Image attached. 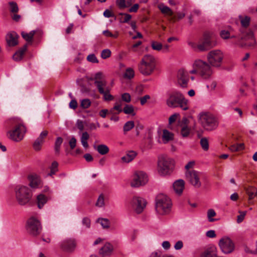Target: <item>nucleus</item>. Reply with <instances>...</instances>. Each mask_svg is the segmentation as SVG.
<instances>
[{"label": "nucleus", "mask_w": 257, "mask_h": 257, "mask_svg": "<svg viewBox=\"0 0 257 257\" xmlns=\"http://www.w3.org/2000/svg\"><path fill=\"white\" fill-rule=\"evenodd\" d=\"M121 18L120 21L122 23H127L132 18V16L127 14H120Z\"/></svg>", "instance_id": "3c124183"}, {"label": "nucleus", "mask_w": 257, "mask_h": 257, "mask_svg": "<svg viewBox=\"0 0 257 257\" xmlns=\"http://www.w3.org/2000/svg\"><path fill=\"white\" fill-rule=\"evenodd\" d=\"M172 203L170 199L166 195L160 194L156 198V210L161 215L168 213L171 210Z\"/></svg>", "instance_id": "0eeeda50"}, {"label": "nucleus", "mask_w": 257, "mask_h": 257, "mask_svg": "<svg viewBox=\"0 0 257 257\" xmlns=\"http://www.w3.org/2000/svg\"><path fill=\"white\" fill-rule=\"evenodd\" d=\"M103 16L106 18H110L114 16L112 13L109 10L106 9L103 13Z\"/></svg>", "instance_id": "774afa93"}, {"label": "nucleus", "mask_w": 257, "mask_h": 257, "mask_svg": "<svg viewBox=\"0 0 257 257\" xmlns=\"http://www.w3.org/2000/svg\"><path fill=\"white\" fill-rule=\"evenodd\" d=\"M27 45H25L22 48L16 52L13 55V59L17 61H20L26 52Z\"/></svg>", "instance_id": "c85d7f7f"}, {"label": "nucleus", "mask_w": 257, "mask_h": 257, "mask_svg": "<svg viewBox=\"0 0 257 257\" xmlns=\"http://www.w3.org/2000/svg\"><path fill=\"white\" fill-rule=\"evenodd\" d=\"M220 36L222 39H227L230 37V34L228 31L222 30L220 32Z\"/></svg>", "instance_id": "bf43d9fd"}, {"label": "nucleus", "mask_w": 257, "mask_h": 257, "mask_svg": "<svg viewBox=\"0 0 257 257\" xmlns=\"http://www.w3.org/2000/svg\"><path fill=\"white\" fill-rule=\"evenodd\" d=\"M174 165V161L167 157H161L158 162V170L159 174L162 176L169 174L172 171Z\"/></svg>", "instance_id": "1a4fd4ad"}, {"label": "nucleus", "mask_w": 257, "mask_h": 257, "mask_svg": "<svg viewBox=\"0 0 257 257\" xmlns=\"http://www.w3.org/2000/svg\"><path fill=\"white\" fill-rule=\"evenodd\" d=\"M135 72L131 68H128L126 69L125 72L124 74V77L128 79H131L134 77Z\"/></svg>", "instance_id": "a18cd8bd"}, {"label": "nucleus", "mask_w": 257, "mask_h": 257, "mask_svg": "<svg viewBox=\"0 0 257 257\" xmlns=\"http://www.w3.org/2000/svg\"><path fill=\"white\" fill-rule=\"evenodd\" d=\"M217 45L214 35L210 32L204 34L203 38L198 44H193L192 46L196 51L203 52L207 51Z\"/></svg>", "instance_id": "f03ea898"}, {"label": "nucleus", "mask_w": 257, "mask_h": 257, "mask_svg": "<svg viewBox=\"0 0 257 257\" xmlns=\"http://www.w3.org/2000/svg\"><path fill=\"white\" fill-rule=\"evenodd\" d=\"M216 215V213L213 209H209L207 211V217L209 222H213L215 220L212 217Z\"/></svg>", "instance_id": "09e8293b"}, {"label": "nucleus", "mask_w": 257, "mask_h": 257, "mask_svg": "<svg viewBox=\"0 0 257 257\" xmlns=\"http://www.w3.org/2000/svg\"><path fill=\"white\" fill-rule=\"evenodd\" d=\"M63 139L61 137L57 138L54 146V150L56 154L59 155L60 152V147L63 143Z\"/></svg>", "instance_id": "4c0bfd02"}, {"label": "nucleus", "mask_w": 257, "mask_h": 257, "mask_svg": "<svg viewBox=\"0 0 257 257\" xmlns=\"http://www.w3.org/2000/svg\"><path fill=\"white\" fill-rule=\"evenodd\" d=\"M167 105L170 107L175 108L179 107L184 110L189 108L188 100L180 92L174 91L170 93L166 100Z\"/></svg>", "instance_id": "7ed1b4c3"}, {"label": "nucleus", "mask_w": 257, "mask_h": 257, "mask_svg": "<svg viewBox=\"0 0 257 257\" xmlns=\"http://www.w3.org/2000/svg\"><path fill=\"white\" fill-rule=\"evenodd\" d=\"M95 205L99 207H101L104 205V198L102 194H100L98 197Z\"/></svg>", "instance_id": "de8ad7c7"}, {"label": "nucleus", "mask_w": 257, "mask_h": 257, "mask_svg": "<svg viewBox=\"0 0 257 257\" xmlns=\"http://www.w3.org/2000/svg\"><path fill=\"white\" fill-rule=\"evenodd\" d=\"M76 245V244L75 240L71 238L65 239L60 243L61 249L63 251L68 252L73 251Z\"/></svg>", "instance_id": "dca6fc26"}, {"label": "nucleus", "mask_w": 257, "mask_h": 257, "mask_svg": "<svg viewBox=\"0 0 257 257\" xmlns=\"http://www.w3.org/2000/svg\"><path fill=\"white\" fill-rule=\"evenodd\" d=\"M246 193L248 195L249 200H252L257 196V189L253 187H249L246 189Z\"/></svg>", "instance_id": "f704fd0d"}, {"label": "nucleus", "mask_w": 257, "mask_h": 257, "mask_svg": "<svg viewBox=\"0 0 257 257\" xmlns=\"http://www.w3.org/2000/svg\"><path fill=\"white\" fill-rule=\"evenodd\" d=\"M94 83L100 94L104 93V91H106L107 89H110V88L107 86V82L105 80L101 81H94Z\"/></svg>", "instance_id": "a878e982"}, {"label": "nucleus", "mask_w": 257, "mask_h": 257, "mask_svg": "<svg viewBox=\"0 0 257 257\" xmlns=\"http://www.w3.org/2000/svg\"><path fill=\"white\" fill-rule=\"evenodd\" d=\"M200 145L204 151H207L209 149V143L207 138H203L200 140Z\"/></svg>", "instance_id": "c03bdc74"}, {"label": "nucleus", "mask_w": 257, "mask_h": 257, "mask_svg": "<svg viewBox=\"0 0 257 257\" xmlns=\"http://www.w3.org/2000/svg\"><path fill=\"white\" fill-rule=\"evenodd\" d=\"M202 174L195 170L186 171V177L189 182L194 187L199 188L201 183L200 181Z\"/></svg>", "instance_id": "ddd939ff"}, {"label": "nucleus", "mask_w": 257, "mask_h": 257, "mask_svg": "<svg viewBox=\"0 0 257 257\" xmlns=\"http://www.w3.org/2000/svg\"><path fill=\"white\" fill-rule=\"evenodd\" d=\"M174 191L178 195L182 194L185 187V182L182 179H179L174 182L173 184Z\"/></svg>", "instance_id": "4be33fe9"}, {"label": "nucleus", "mask_w": 257, "mask_h": 257, "mask_svg": "<svg viewBox=\"0 0 257 257\" xmlns=\"http://www.w3.org/2000/svg\"><path fill=\"white\" fill-rule=\"evenodd\" d=\"M8 123L10 125H15L14 130L8 132V138L15 142L21 141L26 132V128L22 120L19 118L13 117L8 121Z\"/></svg>", "instance_id": "f257e3e1"}, {"label": "nucleus", "mask_w": 257, "mask_h": 257, "mask_svg": "<svg viewBox=\"0 0 257 257\" xmlns=\"http://www.w3.org/2000/svg\"><path fill=\"white\" fill-rule=\"evenodd\" d=\"M137 153L134 151H130L126 155L121 158V160L125 163H129L133 161L137 156Z\"/></svg>", "instance_id": "cd10ccee"}, {"label": "nucleus", "mask_w": 257, "mask_h": 257, "mask_svg": "<svg viewBox=\"0 0 257 257\" xmlns=\"http://www.w3.org/2000/svg\"><path fill=\"white\" fill-rule=\"evenodd\" d=\"M121 99L123 101L128 103L131 100V96L129 93H124L122 94Z\"/></svg>", "instance_id": "6e6d98bb"}, {"label": "nucleus", "mask_w": 257, "mask_h": 257, "mask_svg": "<svg viewBox=\"0 0 257 257\" xmlns=\"http://www.w3.org/2000/svg\"><path fill=\"white\" fill-rule=\"evenodd\" d=\"M113 248L112 244L109 243H106L100 249L99 254L102 256H109L110 255L112 251Z\"/></svg>", "instance_id": "b1692460"}, {"label": "nucleus", "mask_w": 257, "mask_h": 257, "mask_svg": "<svg viewBox=\"0 0 257 257\" xmlns=\"http://www.w3.org/2000/svg\"><path fill=\"white\" fill-rule=\"evenodd\" d=\"M208 63L213 67H219L221 65L223 58L222 52L219 50H213L207 54Z\"/></svg>", "instance_id": "f8f14e48"}, {"label": "nucleus", "mask_w": 257, "mask_h": 257, "mask_svg": "<svg viewBox=\"0 0 257 257\" xmlns=\"http://www.w3.org/2000/svg\"><path fill=\"white\" fill-rule=\"evenodd\" d=\"M131 206L135 212L140 214L143 212L147 204L146 201L143 198L134 197L131 201Z\"/></svg>", "instance_id": "2eb2a0df"}, {"label": "nucleus", "mask_w": 257, "mask_h": 257, "mask_svg": "<svg viewBox=\"0 0 257 257\" xmlns=\"http://www.w3.org/2000/svg\"><path fill=\"white\" fill-rule=\"evenodd\" d=\"M219 245L223 252L230 253L234 249V244L228 237H224L220 239Z\"/></svg>", "instance_id": "4468645a"}, {"label": "nucleus", "mask_w": 257, "mask_h": 257, "mask_svg": "<svg viewBox=\"0 0 257 257\" xmlns=\"http://www.w3.org/2000/svg\"><path fill=\"white\" fill-rule=\"evenodd\" d=\"M147 174L142 171H136L132 176L131 185L133 187L144 186L148 182Z\"/></svg>", "instance_id": "9d476101"}, {"label": "nucleus", "mask_w": 257, "mask_h": 257, "mask_svg": "<svg viewBox=\"0 0 257 257\" xmlns=\"http://www.w3.org/2000/svg\"><path fill=\"white\" fill-rule=\"evenodd\" d=\"M91 104V102L89 99H84L81 100V106L83 108H88Z\"/></svg>", "instance_id": "864d4df0"}, {"label": "nucleus", "mask_w": 257, "mask_h": 257, "mask_svg": "<svg viewBox=\"0 0 257 257\" xmlns=\"http://www.w3.org/2000/svg\"><path fill=\"white\" fill-rule=\"evenodd\" d=\"M35 34V31H32L29 33L25 32H22L21 35L22 37L28 42H31L34 34Z\"/></svg>", "instance_id": "c9c22d12"}, {"label": "nucleus", "mask_w": 257, "mask_h": 257, "mask_svg": "<svg viewBox=\"0 0 257 257\" xmlns=\"http://www.w3.org/2000/svg\"><path fill=\"white\" fill-rule=\"evenodd\" d=\"M116 4L120 9L126 8L125 0H116Z\"/></svg>", "instance_id": "e2e57ef3"}, {"label": "nucleus", "mask_w": 257, "mask_h": 257, "mask_svg": "<svg viewBox=\"0 0 257 257\" xmlns=\"http://www.w3.org/2000/svg\"><path fill=\"white\" fill-rule=\"evenodd\" d=\"M48 201L47 197L42 194H40L38 195L37 197V203L38 207L39 209H41L45 204Z\"/></svg>", "instance_id": "c756f323"}, {"label": "nucleus", "mask_w": 257, "mask_h": 257, "mask_svg": "<svg viewBox=\"0 0 257 257\" xmlns=\"http://www.w3.org/2000/svg\"><path fill=\"white\" fill-rule=\"evenodd\" d=\"M94 83L100 94L104 93V91H106L107 89H110V88L107 86V82L105 80L101 81H94Z\"/></svg>", "instance_id": "bb28decb"}, {"label": "nucleus", "mask_w": 257, "mask_h": 257, "mask_svg": "<svg viewBox=\"0 0 257 257\" xmlns=\"http://www.w3.org/2000/svg\"><path fill=\"white\" fill-rule=\"evenodd\" d=\"M189 121L187 118L184 117L182 118L180 126L181 127L180 134L183 138L188 137L191 132V128L189 126Z\"/></svg>", "instance_id": "a211bd4d"}, {"label": "nucleus", "mask_w": 257, "mask_h": 257, "mask_svg": "<svg viewBox=\"0 0 257 257\" xmlns=\"http://www.w3.org/2000/svg\"><path fill=\"white\" fill-rule=\"evenodd\" d=\"M69 144L71 149L73 150L75 148L76 145V139L75 137H73L70 139L69 142Z\"/></svg>", "instance_id": "680f3d73"}, {"label": "nucleus", "mask_w": 257, "mask_h": 257, "mask_svg": "<svg viewBox=\"0 0 257 257\" xmlns=\"http://www.w3.org/2000/svg\"><path fill=\"white\" fill-rule=\"evenodd\" d=\"M151 47L154 50L159 51L163 49L162 44L155 41H152L151 42Z\"/></svg>", "instance_id": "a19ab883"}, {"label": "nucleus", "mask_w": 257, "mask_h": 257, "mask_svg": "<svg viewBox=\"0 0 257 257\" xmlns=\"http://www.w3.org/2000/svg\"><path fill=\"white\" fill-rule=\"evenodd\" d=\"M110 55L111 51L109 49H104L103 50H102L101 54V57L104 59L109 58L110 56Z\"/></svg>", "instance_id": "603ef678"}, {"label": "nucleus", "mask_w": 257, "mask_h": 257, "mask_svg": "<svg viewBox=\"0 0 257 257\" xmlns=\"http://www.w3.org/2000/svg\"><path fill=\"white\" fill-rule=\"evenodd\" d=\"M95 149L101 155L107 154L109 151L108 147L103 144L98 145L96 147H95Z\"/></svg>", "instance_id": "2f4dec72"}, {"label": "nucleus", "mask_w": 257, "mask_h": 257, "mask_svg": "<svg viewBox=\"0 0 257 257\" xmlns=\"http://www.w3.org/2000/svg\"><path fill=\"white\" fill-rule=\"evenodd\" d=\"M82 223L86 227L89 228L90 226V220L87 217H85L82 220Z\"/></svg>", "instance_id": "69168bd1"}, {"label": "nucleus", "mask_w": 257, "mask_h": 257, "mask_svg": "<svg viewBox=\"0 0 257 257\" xmlns=\"http://www.w3.org/2000/svg\"><path fill=\"white\" fill-rule=\"evenodd\" d=\"M135 126V123L133 121H127L123 125V130L124 133L131 130Z\"/></svg>", "instance_id": "79ce46f5"}, {"label": "nucleus", "mask_w": 257, "mask_h": 257, "mask_svg": "<svg viewBox=\"0 0 257 257\" xmlns=\"http://www.w3.org/2000/svg\"><path fill=\"white\" fill-rule=\"evenodd\" d=\"M48 134V131H44L39 135V137L33 143V146L34 149L36 151H40L43 144L45 142V139L47 136Z\"/></svg>", "instance_id": "6ab92c4d"}, {"label": "nucleus", "mask_w": 257, "mask_h": 257, "mask_svg": "<svg viewBox=\"0 0 257 257\" xmlns=\"http://www.w3.org/2000/svg\"><path fill=\"white\" fill-rule=\"evenodd\" d=\"M210 65L206 61L197 59L194 61L193 67L197 69L198 74L203 79H208L211 78L213 74V69Z\"/></svg>", "instance_id": "6e6552de"}, {"label": "nucleus", "mask_w": 257, "mask_h": 257, "mask_svg": "<svg viewBox=\"0 0 257 257\" xmlns=\"http://www.w3.org/2000/svg\"><path fill=\"white\" fill-rule=\"evenodd\" d=\"M156 63V60L154 56L146 55L143 57L139 65V71L144 75H150L154 71Z\"/></svg>", "instance_id": "423d86ee"}, {"label": "nucleus", "mask_w": 257, "mask_h": 257, "mask_svg": "<svg viewBox=\"0 0 257 257\" xmlns=\"http://www.w3.org/2000/svg\"><path fill=\"white\" fill-rule=\"evenodd\" d=\"M178 83L181 87H185L187 86L189 81V74L183 69H180L177 73Z\"/></svg>", "instance_id": "aec40b11"}, {"label": "nucleus", "mask_w": 257, "mask_h": 257, "mask_svg": "<svg viewBox=\"0 0 257 257\" xmlns=\"http://www.w3.org/2000/svg\"><path fill=\"white\" fill-rule=\"evenodd\" d=\"M150 96L149 95H146L143 97L140 98V102L142 105H144L147 101L148 100L150 99Z\"/></svg>", "instance_id": "0e129e2a"}, {"label": "nucleus", "mask_w": 257, "mask_h": 257, "mask_svg": "<svg viewBox=\"0 0 257 257\" xmlns=\"http://www.w3.org/2000/svg\"><path fill=\"white\" fill-rule=\"evenodd\" d=\"M200 257H217V254L214 248L208 247L200 252Z\"/></svg>", "instance_id": "393cba45"}, {"label": "nucleus", "mask_w": 257, "mask_h": 257, "mask_svg": "<svg viewBox=\"0 0 257 257\" xmlns=\"http://www.w3.org/2000/svg\"><path fill=\"white\" fill-rule=\"evenodd\" d=\"M173 138L174 135L173 133L170 132L167 130H163L162 139L164 143H167L169 141L172 140Z\"/></svg>", "instance_id": "7c9ffc66"}, {"label": "nucleus", "mask_w": 257, "mask_h": 257, "mask_svg": "<svg viewBox=\"0 0 257 257\" xmlns=\"http://www.w3.org/2000/svg\"><path fill=\"white\" fill-rule=\"evenodd\" d=\"M30 181V185L32 188H38L41 185V181L40 177L37 174H32L28 177Z\"/></svg>", "instance_id": "5701e85b"}, {"label": "nucleus", "mask_w": 257, "mask_h": 257, "mask_svg": "<svg viewBox=\"0 0 257 257\" xmlns=\"http://www.w3.org/2000/svg\"><path fill=\"white\" fill-rule=\"evenodd\" d=\"M89 138V135L86 132H83L81 135L80 140L83 147L85 148L88 147L87 141Z\"/></svg>", "instance_id": "72a5a7b5"}, {"label": "nucleus", "mask_w": 257, "mask_h": 257, "mask_svg": "<svg viewBox=\"0 0 257 257\" xmlns=\"http://www.w3.org/2000/svg\"><path fill=\"white\" fill-rule=\"evenodd\" d=\"M9 9L11 13L15 14L19 12V9L16 2L12 1L8 3Z\"/></svg>", "instance_id": "e433bc0d"}, {"label": "nucleus", "mask_w": 257, "mask_h": 257, "mask_svg": "<svg viewBox=\"0 0 257 257\" xmlns=\"http://www.w3.org/2000/svg\"><path fill=\"white\" fill-rule=\"evenodd\" d=\"M93 80L94 81H101L104 80L105 79L103 78L102 73L101 72H98L95 74Z\"/></svg>", "instance_id": "052dcab7"}, {"label": "nucleus", "mask_w": 257, "mask_h": 257, "mask_svg": "<svg viewBox=\"0 0 257 257\" xmlns=\"http://www.w3.org/2000/svg\"><path fill=\"white\" fill-rule=\"evenodd\" d=\"M178 116H179V114L178 113H174L171 115L169 118V124H171L175 122Z\"/></svg>", "instance_id": "13d9d810"}, {"label": "nucleus", "mask_w": 257, "mask_h": 257, "mask_svg": "<svg viewBox=\"0 0 257 257\" xmlns=\"http://www.w3.org/2000/svg\"><path fill=\"white\" fill-rule=\"evenodd\" d=\"M18 38V35L15 32L8 33L6 37L7 43L9 46H15L17 45Z\"/></svg>", "instance_id": "412c9836"}, {"label": "nucleus", "mask_w": 257, "mask_h": 257, "mask_svg": "<svg viewBox=\"0 0 257 257\" xmlns=\"http://www.w3.org/2000/svg\"><path fill=\"white\" fill-rule=\"evenodd\" d=\"M240 32L242 34L241 39L242 40H247L251 39L253 37V33L251 31L249 30L245 33L244 32V30L241 29L240 30Z\"/></svg>", "instance_id": "ea45409f"}, {"label": "nucleus", "mask_w": 257, "mask_h": 257, "mask_svg": "<svg viewBox=\"0 0 257 257\" xmlns=\"http://www.w3.org/2000/svg\"><path fill=\"white\" fill-rule=\"evenodd\" d=\"M15 193L16 200L18 203L21 206L28 204L32 197L31 190L28 187L25 186H17L15 188Z\"/></svg>", "instance_id": "39448f33"}, {"label": "nucleus", "mask_w": 257, "mask_h": 257, "mask_svg": "<svg viewBox=\"0 0 257 257\" xmlns=\"http://www.w3.org/2000/svg\"><path fill=\"white\" fill-rule=\"evenodd\" d=\"M26 228L28 233L34 236L40 234L42 229L40 221L35 217L28 220Z\"/></svg>", "instance_id": "9b49d317"}, {"label": "nucleus", "mask_w": 257, "mask_h": 257, "mask_svg": "<svg viewBox=\"0 0 257 257\" xmlns=\"http://www.w3.org/2000/svg\"><path fill=\"white\" fill-rule=\"evenodd\" d=\"M110 89H107L106 91H104V93H100L103 95V99L106 101H110L113 99V96L110 94Z\"/></svg>", "instance_id": "49530a36"}, {"label": "nucleus", "mask_w": 257, "mask_h": 257, "mask_svg": "<svg viewBox=\"0 0 257 257\" xmlns=\"http://www.w3.org/2000/svg\"><path fill=\"white\" fill-rule=\"evenodd\" d=\"M87 60L90 62L98 63V61L94 54H90L87 57Z\"/></svg>", "instance_id": "4d7b16f0"}, {"label": "nucleus", "mask_w": 257, "mask_h": 257, "mask_svg": "<svg viewBox=\"0 0 257 257\" xmlns=\"http://www.w3.org/2000/svg\"><path fill=\"white\" fill-rule=\"evenodd\" d=\"M98 222H100L102 227L104 228H107L109 226V222L107 219L101 218L98 219Z\"/></svg>", "instance_id": "8fccbe9b"}, {"label": "nucleus", "mask_w": 257, "mask_h": 257, "mask_svg": "<svg viewBox=\"0 0 257 257\" xmlns=\"http://www.w3.org/2000/svg\"><path fill=\"white\" fill-rule=\"evenodd\" d=\"M58 163L56 161L53 162L50 167V172L48 174V175L52 176L54 175L58 171Z\"/></svg>", "instance_id": "37998d69"}, {"label": "nucleus", "mask_w": 257, "mask_h": 257, "mask_svg": "<svg viewBox=\"0 0 257 257\" xmlns=\"http://www.w3.org/2000/svg\"><path fill=\"white\" fill-rule=\"evenodd\" d=\"M206 235L208 237L214 238L216 236L215 232L213 230H210L206 232Z\"/></svg>", "instance_id": "338daca9"}, {"label": "nucleus", "mask_w": 257, "mask_h": 257, "mask_svg": "<svg viewBox=\"0 0 257 257\" xmlns=\"http://www.w3.org/2000/svg\"><path fill=\"white\" fill-rule=\"evenodd\" d=\"M123 111L126 114H132L133 116L136 114L134 107L132 105L126 104L123 109Z\"/></svg>", "instance_id": "58836bf2"}, {"label": "nucleus", "mask_w": 257, "mask_h": 257, "mask_svg": "<svg viewBox=\"0 0 257 257\" xmlns=\"http://www.w3.org/2000/svg\"><path fill=\"white\" fill-rule=\"evenodd\" d=\"M103 34L107 37H112L116 38L118 37V33H116L114 34H112L109 30H105L102 32Z\"/></svg>", "instance_id": "5fc2aeb1"}, {"label": "nucleus", "mask_w": 257, "mask_h": 257, "mask_svg": "<svg viewBox=\"0 0 257 257\" xmlns=\"http://www.w3.org/2000/svg\"><path fill=\"white\" fill-rule=\"evenodd\" d=\"M239 19L240 21L241 26L243 28H246L249 26L250 21V17L248 16L242 17L241 16H239Z\"/></svg>", "instance_id": "473e14b6"}, {"label": "nucleus", "mask_w": 257, "mask_h": 257, "mask_svg": "<svg viewBox=\"0 0 257 257\" xmlns=\"http://www.w3.org/2000/svg\"><path fill=\"white\" fill-rule=\"evenodd\" d=\"M199 121L204 129L207 131L215 130L219 123L217 118L209 112L200 113Z\"/></svg>", "instance_id": "20e7f679"}, {"label": "nucleus", "mask_w": 257, "mask_h": 257, "mask_svg": "<svg viewBox=\"0 0 257 257\" xmlns=\"http://www.w3.org/2000/svg\"><path fill=\"white\" fill-rule=\"evenodd\" d=\"M158 8L166 17H167L168 20L171 23H175L177 21L176 16L174 15L173 12L168 6L163 4L158 6Z\"/></svg>", "instance_id": "f3484780"}]
</instances>
